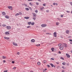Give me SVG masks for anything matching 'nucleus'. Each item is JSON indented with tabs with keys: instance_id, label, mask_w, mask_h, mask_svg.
Returning a JSON list of instances; mask_svg holds the SVG:
<instances>
[{
	"instance_id": "obj_1",
	"label": "nucleus",
	"mask_w": 72,
	"mask_h": 72,
	"mask_svg": "<svg viewBox=\"0 0 72 72\" xmlns=\"http://www.w3.org/2000/svg\"><path fill=\"white\" fill-rule=\"evenodd\" d=\"M6 28L7 30H10L11 29V27L9 26H6Z\"/></svg>"
},
{
	"instance_id": "obj_2",
	"label": "nucleus",
	"mask_w": 72,
	"mask_h": 72,
	"mask_svg": "<svg viewBox=\"0 0 72 72\" xmlns=\"http://www.w3.org/2000/svg\"><path fill=\"white\" fill-rule=\"evenodd\" d=\"M47 25L46 24H43L42 25H41V26L42 27H46V26Z\"/></svg>"
},
{
	"instance_id": "obj_3",
	"label": "nucleus",
	"mask_w": 72,
	"mask_h": 72,
	"mask_svg": "<svg viewBox=\"0 0 72 72\" xmlns=\"http://www.w3.org/2000/svg\"><path fill=\"white\" fill-rule=\"evenodd\" d=\"M53 36L55 37H56L57 36V33L56 32H55L53 33Z\"/></svg>"
},
{
	"instance_id": "obj_4",
	"label": "nucleus",
	"mask_w": 72,
	"mask_h": 72,
	"mask_svg": "<svg viewBox=\"0 0 72 72\" xmlns=\"http://www.w3.org/2000/svg\"><path fill=\"white\" fill-rule=\"evenodd\" d=\"M66 57H67V58H70V55H69V54L68 53H66Z\"/></svg>"
},
{
	"instance_id": "obj_5",
	"label": "nucleus",
	"mask_w": 72,
	"mask_h": 72,
	"mask_svg": "<svg viewBox=\"0 0 72 72\" xmlns=\"http://www.w3.org/2000/svg\"><path fill=\"white\" fill-rule=\"evenodd\" d=\"M63 46H64V47H65V48H66V47H67V44L65 43H64Z\"/></svg>"
},
{
	"instance_id": "obj_6",
	"label": "nucleus",
	"mask_w": 72,
	"mask_h": 72,
	"mask_svg": "<svg viewBox=\"0 0 72 72\" xmlns=\"http://www.w3.org/2000/svg\"><path fill=\"white\" fill-rule=\"evenodd\" d=\"M4 39H6V40H9V39H10V38L9 37H4Z\"/></svg>"
},
{
	"instance_id": "obj_7",
	"label": "nucleus",
	"mask_w": 72,
	"mask_h": 72,
	"mask_svg": "<svg viewBox=\"0 0 72 72\" xmlns=\"http://www.w3.org/2000/svg\"><path fill=\"white\" fill-rule=\"evenodd\" d=\"M24 18H25V19H29V18H30V17L28 16L25 17H24Z\"/></svg>"
},
{
	"instance_id": "obj_8",
	"label": "nucleus",
	"mask_w": 72,
	"mask_h": 72,
	"mask_svg": "<svg viewBox=\"0 0 72 72\" xmlns=\"http://www.w3.org/2000/svg\"><path fill=\"white\" fill-rule=\"evenodd\" d=\"M44 7H41L40 10H44Z\"/></svg>"
},
{
	"instance_id": "obj_9",
	"label": "nucleus",
	"mask_w": 72,
	"mask_h": 72,
	"mask_svg": "<svg viewBox=\"0 0 72 72\" xmlns=\"http://www.w3.org/2000/svg\"><path fill=\"white\" fill-rule=\"evenodd\" d=\"M13 44L14 45V46H17V44H16V43L14 42H13Z\"/></svg>"
},
{
	"instance_id": "obj_10",
	"label": "nucleus",
	"mask_w": 72,
	"mask_h": 72,
	"mask_svg": "<svg viewBox=\"0 0 72 72\" xmlns=\"http://www.w3.org/2000/svg\"><path fill=\"white\" fill-rule=\"evenodd\" d=\"M8 9H10L11 10H12V6H9L8 7Z\"/></svg>"
},
{
	"instance_id": "obj_11",
	"label": "nucleus",
	"mask_w": 72,
	"mask_h": 72,
	"mask_svg": "<svg viewBox=\"0 0 72 72\" xmlns=\"http://www.w3.org/2000/svg\"><path fill=\"white\" fill-rule=\"evenodd\" d=\"M33 19L34 20H36V16H33Z\"/></svg>"
},
{
	"instance_id": "obj_12",
	"label": "nucleus",
	"mask_w": 72,
	"mask_h": 72,
	"mask_svg": "<svg viewBox=\"0 0 72 72\" xmlns=\"http://www.w3.org/2000/svg\"><path fill=\"white\" fill-rule=\"evenodd\" d=\"M5 33L6 35H9L10 33L8 32H5Z\"/></svg>"
},
{
	"instance_id": "obj_13",
	"label": "nucleus",
	"mask_w": 72,
	"mask_h": 72,
	"mask_svg": "<svg viewBox=\"0 0 72 72\" xmlns=\"http://www.w3.org/2000/svg\"><path fill=\"white\" fill-rule=\"evenodd\" d=\"M66 33H68H68H69V31L67 30L66 31Z\"/></svg>"
},
{
	"instance_id": "obj_14",
	"label": "nucleus",
	"mask_w": 72,
	"mask_h": 72,
	"mask_svg": "<svg viewBox=\"0 0 72 72\" xmlns=\"http://www.w3.org/2000/svg\"><path fill=\"white\" fill-rule=\"evenodd\" d=\"M60 49L61 50H62L63 49V47H60Z\"/></svg>"
},
{
	"instance_id": "obj_15",
	"label": "nucleus",
	"mask_w": 72,
	"mask_h": 72,
	"mask_svg": "<svg viewBox=\"0 0 72 72\" xmlns=\"http://www.w3.org/2000/svg\"><path fill=\"white\" fill-rule=\"evenodd\" d=\"M5 18H7V19H9V17L8 16H5Z\"/></svg>"
},
{
	"instance_id": "obj_16",
	"label": "nucleus",
	"mask_w": 72,
	"mask_h": 72,
	"mask_svg": "<svg viewBox=\"0 0 72 72\" xmlns=\"http://www.w3.org/2000/svg\"><path fill=\"white\" fill-rule=\"evenodd\" d=\"M6 26V25L5 24H3V25H2V27H5V26Z\"/></svg>"
},
{
	"instance_id": "obj_17",
	"label": "nucleus",
	"mask_w": 72,
	"mask_h": 72,
	"mask_svg": "<svg viewBox=\"0 0 72 72\" xmlns=\"http://www.w3.org/2000/svg\"><path fill=\"white\" fill-rule=\"evenodd\" d=\"M51 50L52 51H54V48H52L51 49Z\"/></svg>"
},
{
	"instance_id": "obj_18",
	"label": "nucleus",
	"mask_w": 72,
	"mask_h": 72,
	"mask_svg": "<svg viewBox=\"0 0 72 72\" xmlns=\"http://www.w3.org/2000/svg\"><path fill=\"white\" fill-rule=\"evenodd\" d=\"M2 14L3 15H5V14H6V13H5V12H2Z\"/></svg>"
},
{
	"instance_id": "obj_19",
	"label": "nucleus",
	"mask_w": 72,
	"mask_h": 72,
	"mask_svg": "<svg viewBox=\"0 0 72 72\" xmlns=\"http://www.w3.org/2000/svg\"><path fill=\"white\" fill-rule=\"evenodd\" d=\"M60 23L59 22H57L56 23V25H57V26H58L59 24Z\"/></svg>"
},
{
	"instance_id": "obj_20",
	"label": "nucleus",
	"mask_w": 72,
	"mask_h": 72,
	"mask_svg": "<svg viewBox=\"0 0 72 72\" xmlns=\"http://www.w3.org/2000/svg\"><path fill=\"white\" fill-rule=\"evenodd\" d=\"M31 42H35V40L34 39H32L31 40Z\"/></svg>"
},
{
	"instance_id": "obj_21",
	"label": "nucleus",
	"mask_w": 72,
	"mask_h": 72,
	"mask_svg": "<svg viewBox=\"0 0 72 72\" xmlns=\"http://www.w3.org/2000/svg\"><path fill=\"white\" fill-rule=\"evenodd\" d=\"M19 15V13H17L15 14V16H18V15Z\"/></svg>"
},
{
	"instance_id": "obj_22",
	"label": "nucleus",
	"mask_w": 72,
	"mask_h": 72,
	"mask_svg": "<svg viewBox=\"0 0 72 72\" xmlns=\"http://www.w3.org/2000/svg\"><path fill=\"white\" fill-rule=\"evenodd\" d=\"M25 9L26 10H29V8H25Z\"/></svg>"
},
{
	"instance_id": "obj_23",
	"label": "nucleus",
	"mask_w": 72,
	"mask_h": 72,
	"mask_svg": "<svg viewBox=\"0 0 72 72\" xmlns=\"http://www.w3.org/2000/svg\"><path fill=\"white\" fill-rule=\"evenodd\" d=\"M33 16L36 17V14H33Z\"/></svg>"
},
{
	"instance_id": "obj_24",
	"label": "nucleus",
	"mask_w": 72,
	"mask_h": 72,
	"mask_svg": "<svg viewBox=\"0 0 72 72\" xmlns=\"http://www.w3.org/2000/svg\"><path fill=\"white\" fill-rule=\"evenodd\" d=\"M29 4L31 6H32V5H33V4L31 3H30Z\"/></svg>"
},
{
	"instance_id": "obj_25",
	"label": "nucleus",
	"mask_w": 72,
	"mask_h": 72,
	"mask_svg": "<svg viewBox=\"0 0 72 72\" xmlns=\"http://www.w3.org/2000/svg\"><path fill=\"white\" fill-rule=\"evenodd\" d=\"M51 64V66L52 67H54V65L53 64Z\"/></svg>"
},
{
	"instance_id": "obj_26",
	"label": "nucleus",
	"mask_w": 72,
	"mask_h": 72,
	"mask_svg": "<svg viewBox=\"0 0 72 72\" xmlns=\"http://www.w3.org/2000/svg\"><path fill=\"white\" fill-rule=\"evenodd\" d=\"M62 68L64 69H66V67H64V66H62Z\"/></svg>"
},
{
	"instance_id": "obj_27",
	"label": "nucleus",
	"mask_w": 72,
	"mask_h": 72,
	"mask_svg": "<svg viewBox=\"0 0 72 72\" xmlns=\"http://www.w3.org/2000/svg\"><path fill=\"white\" fill-rule=\"evenodd\" d=\"M43 63H46V60H44Z\"/></svg>"
},
{
	"instance_id": "obj_28",
	"label": "nucleus",
	"mask_w": 72,
	"mask_h": 72,
	"mask_svg": "<svg viewBox=\"0 0 72 72\" xmlns=\"http://www.w3.org/2000/svg\"><path fill=\"white\" fill-rule=\"evenodd\" d=\"M19 15H22V14L21 12H19Z\"/></svg>"
},
{
	"instance_id": "obj_29",
	"label": "nucleus",
	"mask_w": 72,
	"mask_h": 72,
	"mask_svg": "<svg viewBox=\"0 0 72 72\" xmlns=\"http://www.w3.org/2000/svg\"><path fill=\"white\" fill-rule=\"evenodd\" d=\"M28 24H31V22H28Z\"/></svg>"
},
{
	"instance_id": "obj_30",
	"label": "nucleus",
	"mask_w": 72,
	"mask_h": 72,
	"mask_svg": "<svg viewBox=\"0 0 72 72\" xmlns=\"http://www.w3.org/2000/svg\"><path fill=\"white\" fill-rule=\"evenodd\" d=\"M34 24H35V23H34V22H32L31 23V24L32 26H33V25H34Z\"/></svg>"
},
{
	"instance_id": "obj_31",
	"label": "nucleus",
	"mask_w": 72,
	"mask_h": 72,
	"mask_svg": "<svg viewBox=\"0 0 72 72\" xmlns=\"http://www.w3.org/2000/svg\"><path fill=\"white\" fill-rule=\"evenodd\" d=\"M62 64H63V65H65L66 64V63L65 62H63Z\"/></svg>"
},
{
	"instance_id": "obj_32",
	"label": "nucleus",
	"mask_w": 72,
	"mask_h": 72,
	"mask_svg": "<svg viewBox=\"0 0 72 72\" xmlns=\"http://www.w3.org/2000/svg\"><path fill=\"white\" fill-rule=\"evenodd\" d=\"M3 59H5L6 58V57H5L4 56H3Z\"/></svg>"
},
{
	"instance_id": "obj_33",
	"label": "nucleus",
	"mask_w": 72,
	"mask_h": 72,
	"mask_svg": "<svg viewBox=\"0 0 72 72\" xmlns=\"http://www.w3.org/2000/svg\"><path fill=\"white\" fill-rule=\"evenodd\" d=\"M58 46H62V44L60 43L58 44Z\"/></svg>"
},
{
	"instance_id": "obj_34",
	"label": "nucleus",
	"mask_w": 72,
	"mask_h": 72,
	"mask_svg": "<svg viewBox=\"0 0 72 72\" xmlns=\"http://www.w3.org/2000/svg\"><path fill=\"white\" fill-rule=\"evenodd\" d=\"M43 6H46V4H45V3L43 4Z\"/></svg>"
},
{
	"instance_id": "obj_35",
	"label": "nucleus",
	"mask_w": 72,
	"mask_h": 72,
	"mask_svg": "<svg viewBox=\"0 0 72 72\" xmlns=\"http://www.w3.org/2000/svg\"><path fill=\"white\" fill-rule=\"evenodd\" d=\"M60 59H62V60H64V58H63V57H61L60 58Z\"/></svg>"
},
{
	"instance_id": "obj_36",
	"label": "nucleus",
	"mask_w": 72,
	"mask_h": 72,
	"mask_svg": "<svg viewBox=\"0 0 72 72\" xmlns=\"http://www.w3.org/2000/svg\"><path fill=\"white\" fill-rule=\"evenodd\" d=\"M31 27V26H28L27 27V28H30Z\"/></svg>"
},
{
	"instance_id": "obj_37",
	"label": "nucleus",
	"mask_w": 72,
	"mask_h": 72,
	"mask_svg": "<svg viewBox=\"0 0 72 72\" xmlns=\"http://www.w3.org/2000/svg\"><path fill=\"white\" fill-rule=\"evenodd\" d=\"M37 64L38 65H40V62H38Z\"/></svg>"
},
{
	"instance_id": "obj_38",
	"label": "nucleus",
	"mask_w": 72,
	"mask_h": 72,
	"mask_svg": "<svg viewBox=\"0 0 72 72\" xmlns=\"http://www.w3.org/2000/svg\"><path fill=\"white\" fill-rule=\"evenodd\" d=\"M36 4L37 5H39V3L36 2Z\"/></svg>"
},
{
	"instance_id": "obj_39",
	"label": "nucleus",
	"mask_w": 72,
	"mask_h": 72,
	"mask_svg": "<svg viewBox=\"0 0 72 72\" xmlns=\"http://www.w3.org/2000/svg\"><path fill=\"white\" fill-rule=\"evenodd\" d=\"M35 12L36 13H37L38 12V11H37V10H35Z\"/></svg>"
},
{
	"instance_id": "obj_40",
	"label": "nucleus",
	"mask_w": 72,
	"mask_h": 72,
	"mask_svg": "<svg viewBox=\"0 0 72 72\" xmlns=\"http://www.w3.org/2000/svg\"><path fill=\"white\" fill-rule=\"evenodd\" d=\"M24 5H25V6H26L27 7V5L26 4H24Z\"/></svg>"
},
{
	"instance_id": "obj_41",
	"label": "nucleus",
	"mask_w": 72,
	"mask_h": 72,
	"mask_svg": "<svg viewBox=\"0 0 72 72\" xmlns=\"http://www.w3.org/2000/svg\"><path fill=\"white\" fill-rule=\"evenodd\" d=\"M40 44H38L37 45V46H40Z\"/></svg>"
},
{
	"instance_id": "obj_42",
	"label": "nucleus",
	"mask_w": 72,
	"mask_h": 72,
	"mask_svg": "<svg viewBox=\"0 0 72 72\" xmlns=\"http://www.w3.org/2000/svg\"><path fill=\"white\" fill-rule=\"evenodd\" d=\"M15 68H16V67H14L13 68V69H15Z\"/></svg>"
},
{
	"instance_id": "obj_43",
	"label": "nucleus",
	"mask_w": 72,
	"mask_h": 72,
	"mask_svg": "<svg viewBox=\"0 0 72 72\" xmlns=\"http://www.w3.org/2000/svg\"><path fill=\"white\" fill-rule=\"evenodd\" d=\"M66 12H67V13H69L70 12L69 11H67Z\"/></svg>"
},
{
	"instance_id": "obj_44",
	"label": "nucleus",
	"mask_w": 72,
	"mask_h": 72,
	"mask_svg": "<svg viewBox=\"0 0 72 72\" xmlns=\"http://www.w3.org/2000/svg\"><path fill=\"white\" fill-rule=\"evenodd\" d=\"M17 55H19V52H17Z\"/></svg>"
},
{
	"instance_id": "obj_45",
	"label": "nucleus",
	"mask_w": 72,
	"mask_h": 72,
	"mask_svg": "<svg viewBox=\"0 0 72 72\" xmlns=\"http://www.w3.org/2000/svg\"><path fill=\"white\" fill-rule=\"evenodd\" d=\"M46 34H48V35H51V33H46Z\"/></svg>"
},
{
	"instance_id": "obj_46",
	"label": "nucleus",
	"mask_w": 72,
	"mask_h": 72,
	"mask_svg": "<svg viewBox=\"0 0 72 72\" xmlns=\"http://www.w3.org/2000/svg\"><path fill=\"white\" fill-rule=\"evenodd\" d=\"M12 63H13V64H14V61H12Z\"/></svg>"
},
{
	"instance_id": "obj_47",
	"label": "nucleus",
	"mask_w": 72,
	"mask_h": 72,
	"mask_svg": "<svg viewBox=\"0 0 72 72\" xmlns=\"http://www.w3.org/2000/svg\"><path fill=\"white\" fill-rule=\"evenodd\" d=\"M63 17V15H61V17Z\"/></svg>"
},
{
	"instance_id": "obj_48",
	"label": "nucleus",
	"mask_w": 72,
	"mask_h": 72,
	"mask_svg": "<svg viewBox=\"0 0 72 72\" xmlns=\"http://www.w3.org/2000/svg\"><path fill=\"white\" fill-rule=\"evenodd\" d=\"M47 67H50V65H48Z\"/></svg>"
},
{
	"instance_id": "obj_49",
	"label": "nucleus",
	"mask_w": 72,
	"mask_h": 72,
	"mask_svg": "<svg viewBox=\"0 0 72 72\" xmlns=\"http://www.w3.org/2000/svg\"><path fill=\"white\" fill-rule=\"evenodd\" d=\"M69 41H71V42H72V40L71 39H69Z\"/></svg>"
},
{
	"instance_id": "obj_50",
	"label": "nucleus",
	"mask_w": 72,
	"mask_h": 72,
	"mask_svg": "<svg viewBox=\"0 0 72 72\" xmlns=\"http://www.w3.org/2000/svg\"><path fill=\"white\" fill-rule=\"evenodd\" d=\"M46 12H49V10H46Z\"/></svg>"
},
{
	"instance_id": "obj_51",
	"label": "nucleus",
	"mask_w": 72,
	"mask_h": 72,
	"mask_svg": "<svg viewBox=\"0 0 72 72\" xmlns=\"http://www.w3.org/2000/svg\"><path fill=\"white\" fill-rule=\"evenodd\" d=\"M70 4L72 6V2H71L70 3Z\"/></svg>"
},
{
	"instance_id": "obj_52",
	"label": "nucleus",
	"mask_w": 72,
	"mask_h": 72,
	"mask_svg": "<svg viewBox=\"0 0 72 72\" xmlns=\"http://www.w3.org/2000/svg\"><path fill=\"white\" fill-rule=\"evenodd\" d=\"M51 60H54V58H51Z\"/></svg>"
},
{
	"instance_id": "obj_53",
	"label": "nucleus",
	"mask_w": 72,
	"mask_h": 72,
	"mask_svg": "<svg viewBox=\"0 0 72 72\" xmlns=\"http://www.w3.org/2000/svg\"><path fill=\"white\" fill-rule=\"evenodd\" d=\"M38 1H40V2H41V1L40 0H38Z\"/></svg>"
},
{
	"instance_id": "obj_54",
	"label": "nucleus",
	"mask_w": 72,
	"mask_h": 72,
	"mask_svg": "<svg viewBox=\"0 0 72 72\" xmlns=\"http://www.w3.org/2000/svg\"><path fill=\"white\" fill-rule=\"evenodd\" d=\"M5 62H6V61H5V60H3V62L4 63H5Z\"/></svg>"
},
{
	"instance_id": "obj_55",
	"label": "nucleus",
	"mask_w": 72,
	"mask_h": 72,
	"mask_svg": "<svg viewBox=\"0 0 72 72\" xmlns=\"http://www.w3.org/2000/svg\"><path fill=\"white\" fill-rule=\"evenodd\" d=\"M53 4L54 5H55V3H53Z\"/></svg>"
},
{
	"instance_id": "obj_56",
	"label": "nucleus",
	"mask_w": 72,
	"mask_h": 72,
	"mask_svg": "<svg viewBox=\"0 0 72 72\" xmlns=\"http://www.w3.org/2000/svg\"><path fill=\"white\" fill-rule=\"evenodd\" d=\"M56 64H59V63L58 62H56Z\"/></svg>"
},
{
	"instance_id": "obj_57",
	"label": "nucleus",
	"mask_w": 72,
	"mask_h": 72,
	"mask_svg": "<svg viewBox=\"0 0 72 72\" xmlns=\"http://www.w3.org/2000/svg\"><path fill=\"white\" fill-rule=\"evenodd\" d=\"M0 26L1 27V23H0Z\"/></svg>"
},
{
	"instance_id": "obj_58",
	"label": "nucleus",
	"mask_w": 72,
	"mask_h": 72,
	"mask_svg": "<svg viewBox=\"0 0 72 72\" xmlns=\"http://www.w3.org/2000/svg\"><path fill=\"white\" fill-rule=\"evenodd\" d=\"M59 54H61V52H60V51H59Z\"/></svg>"
},
{
	"instance_id": "obj_59",
	"label": "nucleus",
	"mask_w": 72,
	"mask_h": 72,
	"mask_svg": "<svg viewBox=\"0 0 72 72\" xmlns=\"http://www.w3.org/2000/svg\"><path fill=\"white\" fill-rule=\"evenodd\" d=\"M56 5L57 6V5H58V3H56Z\"/></svg>"
},
{
	"instance_id": "obj_60",
	"label": "nucleus",
	"mask_w": 72,
	"mask_h": 72,
	"mask_svg": "<svg viewBox=\"0 0 72 72\" xmlns=\"http://www.w3.org/2000/svg\"><path fill=\"white\" fill-rule=\"evenodd\" d=\"M57 19H58V20H60V19L59 18H57Z\"/></svg>"
},
{
	"instance_id": "obj_61",
	"label": "nucleus",
	"mask_w": 72,
	"mask_h": 72,
	"mask_svg": "<svg viewBox=\"0 0 72 72\" xmlns=\"http://www.w3.org/2000/svg\"><path fill=\"white\" fill-rule=\"evenodd\" d=\"M7 71H8V70H7L6 71H4V72H7Z\"/></svg>"
},
{
	"instance_id": "obj_62",
	"label": "nucleus",
	"mask_w": 72,
	"mask_h": 72,
	"mask_svg": "<svg viewBox=\"0 0 72 72\" xmlns=\"http://www.w3.org/2000/svg\"><path fill=\"white\" fill-rule=\"evenodd\" d=\"M70 44H72V42H70Z\"/></svg>"
},
{
	"instance_id": "obj_63",
	"label": "nucleus",
	"mask_w": 72,
	"mask_h": 72,
	"mask_svg": "<svg viewBox=\"0 0 72 72\" xmlns=\"http://www.w3.org/2000/svg\"><path fill=\"white\" fill-rule=\"evenodd\" d=\"M30 72H33V71H30Z\"/></svg>"
},
{
	"instance_id": "obj_64",
	"label": "nucleus",
	"mask_w": 72,
	"mask_h": 72,
	"mask_svg": "<svg viewBox=\"0 0 72 72\" xmlns=\"http://www.w3.org/2000/svg\"><path fill=\"white\" fill-rule=\"evenodd\" d=\"M62 72H64V70H62Z\"/></svg>"
}]
</instances>
